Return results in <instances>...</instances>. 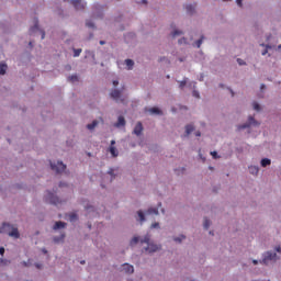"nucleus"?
I'll list each match as a JSON object with an SVG mask.
<instances>
[{"mask_svg": "<svg viewBox=\"0 0 281 281\" xmlns=\"http://www.w3.org/2000/svg\"><path fill=\"white\" fill-rule=\"evenodd\" d=\"M38 29V19H34V27H31L30 32H34Z\"/></svg>", "mask_w": 281, "mask_h": 281, "instance_id": "23", "label": "nucleus"}, {"mask_svg": "<svg viewBox=\"0 0 281 281\" xmlns=\"http://www.w3.org/2000/svg\"><path fill=\"white\" fill-rule=\"evenodd\" d=\"M44 254H47V250L43 249Z\"/></svg>", "mask_w": 281, "mask_h": 281, "instance_id": "60", "label": "nucleus"}, {"mask_svg": "<svg viewBox=\"0 0 281 281\" xmlns=\"http://www.w3.org/2000/svg\"><path fill=\"white\" fill-rule=\"evenodd\" d=\"M109 175H112V176H113V171H109Z\"/></svg>", "mask_w": 281, "mask_h": 281, "instance_id": "55", "label": "nucleus"}, {"mask_svg": "<svg viewBox=\"0 0 281 281\" xmlns=\"http://www.w3.org/2000/svg\"><path fill=\"white\" fill-rule=\"evenodd\" d=\"M45 199L48 203H52V205H58L60 204V199L56 196L54 193L47 191V194L45 195Z\"/></svg>", "mask_w": 281, "mask_h": 281, "instance_id": "3", "label": "nucleus"}, {"mask_svg": "<svg viewBox=\"0 0 281 281\" xmlns=\"http://www.w3.org/2000/svg\"><path fill=\"white\" fill-rule=\"evenodd\" d=\"M86 25H87V27H95V24H93V22H91V21H87Z\"/></svg>", "mask_w": 281, "mask_h": 281, "instance_id": "35", "label": "nucleus"}, {"mask_svg": "<svg viewBox=\"0 0 281 281\" xmlns=\"http://www.w3.org/2000/svg\"><path fill=\"white\" fill-rule=\"evenodd\" d=\"M232 95H234V91H231Z\"/></svg>", "mask_w": 281, "mask_h": 281, "instance_id": "62", "label": "nucleus"}, {"mask_svg": "<svg viewBox=\"0 0 281 281\" xmlns=\"http://www.w3.org/2000/svg\"><path fill=\"white\" fill-rule=\"evenodd\" d=\"M277 256L276 252L268 251L260 262L261 265H269V260H276Z\"/></svg>", "mask_w": 281, "mask_h": 281, "instance_id": "5", "label": "nucleus"}, {"mask_svg": "<svg viewBox=\"0 0 281 281\" xmlns=\"http://www.w3.org/2000/svg\"><path fill=\"white\" fill-rule=\"evenodd\" d=\"M252 263L254 265H258V260H252Z\"/></svg>", "mask_w": 281, "mask_h": 281, "instance_id": "50", "label": "nucleus"}, {"mask_svg": "<svg viewBox=\"0 0 281 281\" xmlns=\"http://www.w3.org/2000/svg\"><path fill=\"white\" fill-rule=\"evenodd\" d=\"M50 168L52 170L57 172V175H60V172H65V170L67 169V166L63 164V161H57V164L50 162Z\"/></svg>", "mask_w": 281, "mask_h": 281, "instance_id": "2", "label": "nucleus"}, {"mask_svg": "<svg viewBox=\"0 0 281 281\" xmlns=\"http://www.w3.org/2000/svg\"><path fill=\"white\" fill-rule=\"evenodd\" d=\"M69 221H71V222L78 221V215L76 213L69 214Z\"/></svg>", "mask_w": 281, "mask_h": 281, "instance_id": "26", "label": "nucleus"}, {"mask_svg": "<svg viewBox=\"0 0 281 281\" xmlns=\"http://www.w3.org/2000/svg\"><path fill=\"white\" fill-rule=\"evenodd\" d=\"M237 63H238V65H245V60H243L240 58L237 59Z\"/></svg>", "mask_w": 281, "mask_h": 281, "instance_id": "39", "label": "nucleus"}, {"mask_svg": "<svg viewBox=\"0 0 281 281\" xmlns=\"http://www.w3.org/2000/svg\"><path fill=\"white\" fill-rule=\"evenodd\" d=\"M205 37L204 36H202L200 40H198L196 42H195V46L196 47H201V45H203V40H204Z\"/></svg>", "mask_w": 281, "mask_h": 281, "instance_id": "30", "label": "nucleus"}, {"mask_svg": "<svg viewBox=\"0 0 281 281\" xmlns=\"http://www.w3.org/2000/svg\"><path fill=\"white\" fill-rule=\"evenodd\" d=\"M143 3L146 5V3H148L147 1H143Z\"/></svg>", "mask_w": 281, "mask_h": 281, "instance_id": "59", "label": "nucleus"}, {"mask_svg": "<svg viewBox=\"0 0 281 281\" xmlns=\"http://www.w3.org/2000/svg\"><path fill=\"white\" fill-rule=\"evenodd\" d=\"M146 214H155L157 216L159 214V209L150 207L147 210Z\"/></svg>", "mask_w": 281, "mask_h": 281, "instance_id": "17", "label": "nucleus"}, {"mask_svg": "<svg viewBox=\"0 0 281 281\" xmlns=\"http://www.w3.org/2000/svg\"><path fill=\"white\" fill-rule=\"evenodd\" d=\"M80 265H85V260L80 261Z\"/></svg>", "mask_w": 281, "mask_h": 281, "instance_id": "54", "label": "nucleus"}, {"mask_svg": "<svg viewBox=\"0 0 281 281\" xmlns=\"http://www.w3.org/2000/svg\"><path fill=\"white\" fill-rule=\"evenodd\" d=\"M187 83H188V81H186V80L181 81V82H180V86H179L180 89H183V87H186Z\"/></svg>", "mask_w": 281, "mask_h": 281, "instance_id": "37", "label": "nucleus"}, {"mask_svg": "<svg viewBox=\"0 0 281 281\" xmlns=\"http://www.w3.org/2000/svg\"><path fill=\"white\" fill-rule=\"evenodd\" d=\"M181 34H183L182 31H179V30H176L173 33H172V36H181Z\"/></svg>", "mask_w": 281, "mask_h": 281, "instance_id": "34", "label": "nucleus"}, {"mask_svg": "<svg viewBox=\"0 0 281 281\" xmlns=\"http://www.w3.org/2000/svg\"><path fill=\"white\" fill-rule=\"evenodd\" d=\"M166 61L168 63V65H170V60L166 59Z\"/></svg>", "mask_w": 281, "mask_h": 281, "instance_id": "57", "label": "nucleus"}, {"mask_svg": "<svg viewBox=\"0 0 281 281\" xmlns=\"http://www.w3.org/2000/svg\"><path fill=\"white\" fill-rule=\"evenodd\" d=\"M115 145V140H111V146Z\"/></svg>", "mask_w": 281, "mask_h": 281, "instance_id": "51", "label": "nucleus"}, {"mask_svg": "<svg viewBox=\"0 0 281 281\" xmlns=\"http://www.w3.org/2000/svg\"><path fill=\"white\" fill-rule=\"evenodd\" d=\"M238 8H243V1H237Z\"/></svg>", "mask_w": 281, "mask_h": 281, "instance_id": "42", "label": "nucleus"}, {"mask_svg": "<svg viewBox=\"0 0 281 281\" xmlns=\"http://www.w3.org/2000/svg\"><path fill=\"white\" fill-rule=\"evenodd\" d=\"M261 166L262 168H267V166H271V159L269 158L261 159Z\"/></svg>", "mask_w": 281, "mask_h": 281, "instance_id": "15", "label": "nucleus"}, {"mask_svg": "<svg viewBox=\"0 0 281 281\" xmlns=\"http://www.w3.org/2000/svg\"><path fill=\"white\" fill-rule=\"evenodd\" d=\"M3 254H5V248L0 247V255L3 256Z\"/></svg>", "mask_w": 281, "mask_h": 281, "instance_id": "40", "label": "nucleus"}, {"mask_svg": "<svg viewBox=\"0 0 281 281\" xmlns=\"http://www.w3.org/2000/svg\"><path fill=\"white\" fill-rule=\"evenodd\" d=\"M138 217L140 223H144V221H146V217L144 216V212L142 211H138Z\"/></svg>", "mask_w": 281, "mask_h": 281, "instance_id": "24", "label": "nucleus"}, {"mask_svg": "<svg viewBox=\"0 0 281 281\" xmlns=\"http://www.w3.org/2000/svg\"><path fill=\"white\" fill-rule=\"evenodd\" d=\"M119 85H120V81H117V80H114V81H113V86H114V87H117Z\"/></svg>", "mask_w": 281, "mask_h": 281, "instance_id": "41", "label": "nucleus"}, {"mask_svg": "<svg viewBox=\"0 0 281 281\" xmlns=\"http://www.w3.org/2000/svg\"><path fill=\"white\" fill-rule=\"evenodd\" d=\"M68 80H69L70 82H78V76H76V75L70 76V77H68Z\"/></svg>", "mask_w": 281, "mask_h": 281, "instance_id": "31", "label": "nucleus"}, {"mask_svg": "<svg viewBox=\"0 0 281 281\" xmlns=\"http://www.w3.org/2000/svg\"><path fill=\"white\" fill-rule=\"evenodd\" d=\"M278 49H281V44L278 46Z\"/></svg>", "mask_w": 281, "mask_h": 281, "instance_id": "58", "label": "nucleus"}, {"mask_svg": "<svg viewBox=\"0 0 281 281\" xmlns=\"http://www.w3.org/2000/svg\"><path fill=\"white\" fill-rule=\"evenodd\" d=\"M267 86H265V83L261 85V89H266Z\"/></svg>", "mask_w": 281, "mask_h": 281, "instance_id": "52", "label": "nucleus"}, {"mask_svg": "<svg viewBox=\"0 0 281 281\" xmlns=\"http://www.w3.org/2000/svg\"><path fill=\"white\" fill-rule=\"evenodd\" d=\"M158 205H159V207H161V203H159Z\"/></svg>", "mask_w": 281, "mask_h": 281, "instance_id": "64", "label": "nucleus"}, {"mask_svg": "<svg viewBox=\"0 0 281 281\" xmlns=\"http://www.w3.org/2000/svg\"><path fill=\"white\" fill-rule=\"evenodd\" d=\"M111 98H113V100H115L116 102H124V99L122 98V92L120 90H112L110 93Z\"/></svg>", "mask_w": 281, "mask_h": 281, "instance_id": "6", "label": "nucleus"}, {"mask_svg": "<svg viewBox=\"0 0 281 281\" xmlns=\"http://www.w3.org/2000/svg\"><path fill=\"white\" fill-rule=\"evenodd\" d=\"M162 60H166V57L160 58V63H162Z\"/></svg>", "mask_w": 281, "mask_h": 281, "instance_id": "53", "label": "nucleus"}, {"mask_svg": "<svg viewBox=\"0 0 281 281\" xmlns=\"http://www.w3.org/2000/svg\"><path fill=\"white\" fill-rule=\"evenodd\" d=\"M125 65L127 66L128 69H133L135 61H133V59H126Z\"/></svg>", "mask_w": 281, "mask_h": 281, "instance_id": "19", "label": "nucleus"}, {"mask_svg": "<svg viewBox=\"0 0 281 281\" xmlns=\"http://www.w3.org/2000/svg\"><path fill=\"white\" fill-rule=\"evenodd\" d=\"M181 240H186V236L181 235L180 237L175 238L176 243H181Z\"/></svg>", "mask_w": 281, "mask_h": 281, "instance_id": "32", "label": "nucleus"}, {"mask_svg": "<svg viewBox=\"0 0 281 281\" xmlns=\"http://www.w3.org/2000/svg\"><path fill=\"white\" fill-rule=\"evenodd\" d=\"M99 43H100V45H104V44H105V42H104V41H100Z\"/></svg>", "mask_w": 281, "mask_h": 281, "instance_id": "49", "label": "nucleus"}, {"mask_svg": "<svg viewBox=\"0 0 281 281\" xmlns=\"http://www.w3.org/2000/svg\"><path fill=\"white\" fill-rule=\"evenodd\" d=\"M187 12H188V14H194V7L188 5L187 7Z\"/></svg>", "mask_w": 281, "mask_h": 281, "instance_id": "29", "label": "nucleus"}, {"mask_svg": "<svg viewBox=\"0 0 281 281\" xmlns=\"http://www.w3.org/2000/svg\"><path fill=\"white\" fill-rule=\"evenodd\" d=\"M54 240H55V243H58V239H57V238H55Z\"/></svg>", "mask_w": 281, "mask_h": 281, "instance_id": "61", "label": "nucleus"}, {"mask_svg": "<svg viewBox=\"0 0 281 281\" xmlns=\"http://www.w3.org/2000/svg\"><path fill=\"white\" fill-rule=\"evenodd\" d=\"M144 131V126L142 125V122H138L134 127V135H142V132Z\"/></svg>", "mask_w": 281, "mask_h": 281, "instance_id": "8", "label": "nucleus"}, {"mask_svg": "<svg viewBox=\"0 0 281 281\" xmlns=\"http://www.w3.org/2000/svg\"><path fill=\"white\" fill-rule=\"evenodd\" d=\"M210 221H209V218L207 217H205L204 218V224H203V226H204V229H210Z\"/></svg>", "mask_w": 281, "mask_h": 281, "instance_id": "25", "label": "nucleus"}, {"mask_svg": "<svg viewBox=\"0 0 281 281\" xmlns=\"http://www.w3.org/2000/svg\"><path fill=\"white\" fill-rule=\"evenodd\" d=\"M248 123L244 124V125H238V131H243L245 128H249L250 126H258V122H256V119H254V116H249L248 119Z\"/></svg>", "mask_w": 281, "mask_h": 281, "instance_id": "4", "label": "nucleus"}, {"mask_svg": "<svg viewBox=\"0 0 281 281\" xmlns=\"http://www.w3.org/2000/svg\"><path fill=\"white\" fill-rule=\"evenodd\" d=\"M192 131H194V126H193V125H187V126H186V133H187V135H190V133H192Z\"/></svg>", "mask_w": 281, "mask_h": 281, "instance_id": "22", "label": "nucleus"}, {"mask_svg": "<svg viewBox=\"0 0 281 281\" xmlns=\"http://www.w3.org/2000/svg\"><path fill=\"white\" fill-rule=\"evenodd\" d=\"M149 113H154L156 115H161V110H159V108H151V109H149Z\"/></svg>", "mask_w": 281, "mask_h": 281, "instance_id": "20", "label": "nucleus"}, {"mask_svg": "<svg viewBox=\"0 0 281 281\" xmlns=\"http://www.w3.org/2000/svg\"><path fill=\"white\" fill-rule=\"evenodd\" d=\"M195 136H196V137H201V132H196V133H195Z\"/></svg>", "mask_w": 281, "mask_h": 281, "instance_id": "46", "label": "nucleus"}, {"mask_svg": "<svg viewBox=\"0 0 281 281\" xmlns=\"http://www.w3.org/2000/svg\"><path fill=\"white\" fill-rule=\"evenodd\" d=\"M80 54H82V49H81V48L74 49V56H75V58H78V56H80Z\"/></svg>", "mask_w": 281, "mask_h": 281, "instance_id": "27", "label": "nucleus"}, {"mask_svg": "<svg viewBox=\"0 0 281 281\" xmlns=\"http://www.w3.org/2000/svg\"><path fill=\"white\" fill-rule=\"evenodd\" d=\"M9 236L13 237V238H19L20 234H19V228H12L11 232L8 233Z\"/></svg>", "mask_w": 281, "mask_h": 281, "instance_id": "13", "label": "nucleus"}, {"mask_svg": "<svg viewBox=\"0 0 281 281\" xmlns=\"http://www.w3.org/2000/svg\"><path fill=\"white\" fill-rule=\"evenodd\" d=\"M277 251L280 254V252H281V247H278V248H277Z\"/></svg>", "mask_w": 281, "mask_h": 281, "instance_id": "48", "label": "nucleus"}, {"mask_svg": "<svg viewBox=\"0 0 281 281\" xmlns=\"http://www.w3.org/2000/svg\"><path fill=\"white\" fill-rule=\"evenodd\" d=\"M5 71H8V65L0 63V76H5Z\"/></svg>", "mask_w": 281, "mask_h": 281, "instance_id": "12", "label": "nucleus"}, {"mask_svg": "<svg viewBox=\"0 0 281 281\" xmlns=\"http://www.w3.org/2000/svg\"><path fill=\"white\" fill-rule=\"evenodd\" d=\"M95 126H98V121H93L92 123L88 124L87 130L93 131V128H95Z\"/></svg>", "mask_w": 281, "mask_h": 281, "instance_id": "18", "label": "nucleus"}, {"mask_svg": "<svg viewBox=\"0 0 281 281\" xmlns=\"http://www.w3.org/2000/svg\"><path fill=\"white\" fill-rule=\"evenodd\" d=\"M211 155H212L213 159H218V153L211 151Z\"/></svg>", "mask_w": 281, "mask_h": 281, "instance_id": "36", "label": "nucleus"}, {"mask_svg": "<svg viewBox=\"0 0 281 281\" xmlns=\"http://www.w3.org/2000/svg\"><path fill=\"white\" fill-rule=\"evenodd\" d=\"M193 95H194V98H199V92L193 91Z\"/></svg>", "mask_w": 281, "mask_h": 281, "instance_id": "43", "label": "nucleus"}, {"mask_svg": "<svg viewBox=\"0 0 281 281\" xmlns=\"http://www.w3.org/2000/svg\"><path fill=\"white\" fill-rule=\"evenodd\" d=\"M10 227H12V226H10V224H3L2 225V227L0 228V234H5V233H8L9 232V229H10Z\"/></svg>", "mask_w": 281, "mask_h": 281, "instance_id": "14", "label": "nucleus"}, {"mask_svg": "<svg viewBox=\"0 0 281 281\" xmlns=\"http://www.w3.org/2000/svg\"><path fill=\"white\" fill-rule=\"evenodd\" d=\"M252 106L255 111H260V104H258V102H254Z\"/></svg>", "mask_w": 281, "mask_h": 281, "instance_id": "33", "label": "nucleus"}, {"mask_svg": "<svg viewBox=\"0 0 281 281\" xmlns=\"http://www.w3.org/2000/svg\"><path fill=\"white\" fill-rule=\"evenodd\" d=\"M45 38V31H42V40Z\"/></svg>", "mask_w": 281, "mask_h": 281, "instance_id": "47", "label": "nucleus"}, {"mask_svg": "<svg viewBox=\"0 0 281 281\" xmlns=\"http://www.w3.org/2000/svg\"><path fill=\"white\" fill-rule=\"evenodd\" d=\"M122 270L125 272V273H133L135 271V269L133 268L132 265H128V263H124L122 266Z\"/></svg>", "mask_w": 281, "mask_h": 281, "instance_id": "9", "label": "nucleus"}, {"mask_svg": "<svg viewBox=\"0 0 281 281\" xmlns=\"http://www.w3.org/2000/svg\"><path fill=\"white\" fill-rule=\"evenodd\" d=\"M181 43H186V38L179 40L180 45H181Z\"/></svg>", "mask_w": 281, "mask_h": 281, "instance_id": "44", "label": "nucleus"}, {"mask_svg": "<svg viewBox=\"0 0 281 281\" xmlns=\"http://www.w3.org/2000/svg\"><path fill=\"white\" fill-rule=\"evenodd\" d=\"M139 243V237H134L131 241L130 245L133 247V245H137Z\"/></svg>", "mask_w": 281, "mask_h": 281, "instance_id": "28", "label": "nucleus"}, {"mask_svg": "<svg viewBox=\"0 0 281 281\" xmlns=\"http://www.w3.org/2000/svg\"><path fill=\"white\" fill-rule=\"evenodd\" d=\"M37 269H41V266L40 265H36Z\"/></svg>", "mask_w": 281, "mask_h": 281, "instance_id": "56", "label": "nucleus"}, {"mask_svg": "<svg viewBox=\"0 0 281 281\" xmlns=\"http://www.w3.org/2000/svg\"><path fill=\"white\" fill-rule=\"evenodd\" d=\"M110 153H111L112 157H117V155H119L117 149L114 146L110 147Z\"/></svg>", "mask_w": 281, "mask_h": 281, "instance_id": "21", "label": "nucleus"}, {"mask_svg": "<svg viewBox=\"0 0 281 281\" xmlns=\"http://www.w3.org/2000/svg\"><path fill=\"white\" fill-rule=\"evenodd\" d=\"M142 245H147L145 248V251H148V254H155V251H158L159 246L150 243V235H145V237L140 240Z\"/></svg>", "mask_w": 281, "mask_h": 281, "instance_id": "1", "label": "nucleus"}, {"mask_svg": "<svg viewBox=\"0 0 281 281\" xmlns=\"http://www.w3.org/2000/svg\"><path fill=\"white\" fill-rule=\"evenodd\" d=\"M115 126L117 128H120V126H126V120L124 119V116H119Z\"/></svg>", "mask_w": 281, "mask_h": 281, "instance_id": "10", "label": "nucleus"}, {"mask_svg": "<svg viewBox=\"0 0 281 281\" xmlns=\"http://www.w3.org/2000/svg\"><path fill=\"white\" fill-rule=\"evenodd\" d=\"M64 227H67V223L65 222H56L53 229H64Z\"/></svg>", "mask_w": 281, "mask_h": 281, "instance_id": "11", "label": "nucleus"}, {"mask_svg": "<svg viewBox=\"0 0 281 281\" xmlns=\"http://www.w3.org/2000/svg\"><path fill=\"white\" fill-rule=\"evenodd\" d=\"M259 171H260V169L256 166H250L249 167L250 175H258Z\"/></svg>", "mask_w": 281, "mask_h": 281, "instance_id": "16", "label": "nucleus"}, {"mask_svg": "<svg viewBox=\"0 0 281 281\" xmlns=\"http://www.w3.org/2000/svg\"><path fill=\"white\" fill-rule=\"evenodd\" d=\"M267 49H265L261 54H262V56H267Z\"/></svg>", "mask_w": 281, "mask_h": 281, "instance_id": "45", "label": "nucleus"}, {"mask_svg": "<svg viewBox=\"0 0 281 281\" xmlns=\"http://www.w3.org/2000/svg\"><path fill=\"white\" fill-rule=\"evenodd\" d=\"M157 227H159V223L151 224V229H157Z\"/></svg>", "mask_w": 281, "mask_h": 281, "instance_id": "38", "label": "nucleus"}, {"mask_svg": "<svg viewBox=\"0 0 281 281\" xmlns=\"http://www.w3.org/2000/svg\"><path fill=\"white\" fill-rule=\"evenodd\" d=\"M161 212L165 213L166 211L162 209Z\"/></svg>", "mask_w": 281, "mask_h": 281, "instance_id": "63", "label": "nucleus"}, {"mask_svg": "<svg viewBox=\"0 0 281 281\" xmlns=\"http://www.w3.org/2000/svg\"><path fill=\"white\" fill-rule=\"evenodd\" d=\"M72 5H74L75 10H85V5H87V2L74 1Z\"/></svg>", "mask_w": 281, "mask_h": 281, "instance_id": "7", "label": "nucleus"}]
</instances>
